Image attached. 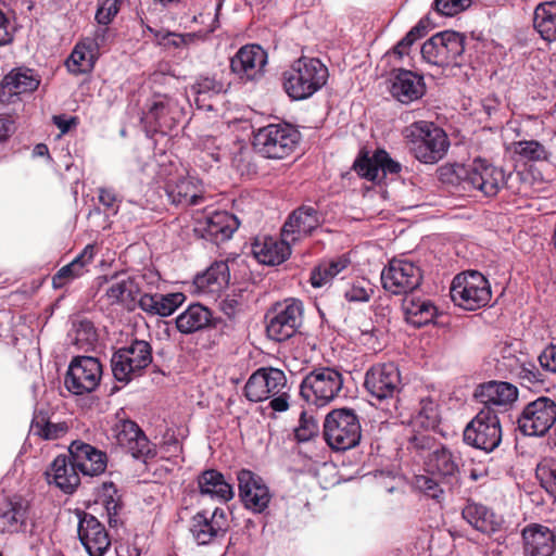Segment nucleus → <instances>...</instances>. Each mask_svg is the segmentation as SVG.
<instances>
[{"instance_id": "obj_31", "label": "nucleus", "mask_w": 556, "mask_h": 556, "mask_svg": "<svg viewBox=\"0 0 556 556\" xmlns=\"http://www.w3.org/2000/svg\"><path fill=\"white\" fill-rule=\"evenodd\" d=\"M318 212L312 206H301L295 210L286 220L281 229V237L291 243L309 235L319 226Z\"/></svg>"}, {"instance_id": "obj_18", "label": "nucleus", "mask_w": 556, "mask_h": 556, "mask_svg": "<svg viewBox=\"0 0 556 556\" xmlns=\"http://www.w3.org/2000/svg\"><path fill=\"white\" fill-rule=\"evenodd\" d=\"M239 497L243 506L254 514L264 513L271 498L268 486L264 480L249 469H241L237 473Z\"/></svg>"}, {"instance_id": "obj_21", "label": "nucleus", "mask_w": 556, "mask_h": 556, "mask_svg": "<svg viewBox=\"0 0 556 556\" xmlns=\"http://www.w3.org/2000/svg\"><path fill=\"white\" fill-rule=\"evenodd\" d=\"M475 397L497 416L508 410L518 399V389L505 381H489L480 384L475 391Z\"/></svg>"}, {"instance_id": "obj_55", "label": "nucleus", "mask_w": 556, "mask_h": 556, "mask_svg": "<svg viewBox=\"0 0 556 556\" xmlns=\"http://www.w3.org/2000/svg\"><path fill=\"white\" fill-rule=\"evenodd\" d=\"M14 30L13 12L0 0V46L13 40Z\"/></svg>"}, {"instance_id": "obj_36", "label": "nucleus", "mask_w": 556, "mask_h": 556, "mask_svg": "<svg viewBox=\"0 0 556 556\" xmlns=\"http://www.w3.org/2000/svg\"><path fill=\"white\" fill-rule=\"evenodd\" d=\"M186 300L180 292L160 294L144 293L139 299V307L150 315L170 316Z\"/></svg>"}, {"instance_id": "obj_40", "label": "nucleus", "mask_w": 556, "mask_h": 556, "mask_svg": "<svg viewBox=\"0 0 556 556\" xmlns=\"http://www.w3.org/2000/svg\"><path fill=\"white\" fill-rule=\"evenodd\" d=\"M96 255V245L87 244L84 250L67 265L63 266L53 276L52 285L55 289L63 288L67 282L80 277L86 265L90 264Z\"/></svg>"}, {"instance_id": "obj_6", "label": "nucleus", "mask_w": 556, "mask_h": 556, "mask_svg": "<svg viewBox=\"0 0 556 556\" xmlns=\"http://www.w3.org/2000/svg\"><path fill=\"white\" fill-rule=\"evenodd\" d=\"M343 387L342 374L330 367H319L309 371L302 380V399L315 406H325L332 402Z\"/></svg>"}, {"instance_id": "obj_48", "label": "nucleus", "mask_w": 556, "mask_h": 556, "mask_svg": "<svg viewBox=\"0 0 556 556\" xmlns=\"http://www.w3.org/2000/svg\"><path fill=\"white\" fill-rule=\"evenodd\" d=\"M513 152L527 162L544 161L548 156L545 147L536 140H520L511 143Z\"/></svg>"}, {"instance_id": "obj_28", "label": "nucleus", "mask_w": 556, "mask_h": 556, "mask_svg": "<svg viewBox=\"0 0 556 556\" xmlns=\"http://www.w3.org/2000/svg\"><path fill=\"white\" fill-rule=\"evenodd\" d=\"M291 242L281 239L260 236L251 244V253L260 264L275 266L283 263L291 254Z\"/></svg>"}, {"instance_id": "obj_35", "label": "nucleus", "mask_w": 556, "mask_h": 556, "mask_svg": "<svg viewBox=\"0 0 556 556\" xmlns=\"http://www.w3.org/2000/svg\"><path fill=\"white\" fill-rule=\"evenodd\" d=\"M175 324L180 333L192 334L212 326L213 313L206 306L193 303L175 318Z\"/></svg>"}, {"instance_id": "obj_29", "label": "nucleus", "mask_w": 556, "mask_h": 556, "mask_svg": "<svg viewBox=\"0 0 556 556\" xmlns=\"http://www.w3.org/2000/svg\"><path fill=\"white\" fill-rule=\"evenodd\" d=\"M401 168V164L384 150H377L372 156H362L354 163L355 172L371 181L381 180L388 174H397Z\"/></svg>"}, {"instance_id": "obj_54", "label": "nucleus", "mask_w": 556, "mask_h": 556, "mask_svg": "<svg viewBox=\"0 0 556 556\" xmlns=\"http://www.w3.org/2000/svg\"><path fill=\"white\" fill-rule=\"evenodd\" d=\"M113 38V31L109 24H97L91 36L85 37L84 40L91 47V50H96L99 54Z\"/></svg>"}, {"instance_id": "obj_58", "label": "nucleus", "mask_w": 556, "mask_h": 556, "mask_svg": "<svg viewBox=\"0 0 556 556\" xmlns=\"http://www.w3.org/2000/svg\"><path fill=\"white\" fill-rule=\"evenodd\" d=\"M222 138L205 136L200 139L199 146L204 155L211 157L214 162H219L226 155V150L222 148Z\"/></svg>"}, {"instance_id": "obj_23", "label": "nucleus", "mask_w": 556, "mask_h": 556, "mask_svg": "<svg viewBox=\"0 0 556 556\" xmlns=\"http://www.w3.org/2000/svg\"><path fill=\"white\" fill-rule=\"evenodd\" d=\"M426 92L424 76L409 70H394L391 76L390 93L402 104L419 100Z\"/></svg>"}, {"instance_id": "obj_52", "label": "nucleus", "mask_w": 556, "mask_h": 556, "mask_svg": "<svg viewBox=\"0 0 556 556\" xmlns=\"http://www.w3.org/2000/svg\"><path fill=\"white\" fill-rule=\"evenodd\" d=\"M374 293L371 283L366 279H357L349 286L343 295L349 302H368Z\"/></svg>"}, {"instance_id": "obj_57", "label": "nucleus", "mask_w": 556, "mask_h": 556, "mask_svg": "<svg viewBox=\"0 0 556 556\" xmlns=\"http://www.w3.org/2000/svg\"><path fill=\"white\" fill-rule=\"evenodd\" d=\"M318 432L317 421L312 416H307L305 412L300 415L299 426L294 429V435L298 441L306 442Z\"/></svg>"}, {"instance_id": "obj_10", "label": "nucleus", "mask_w": 556, "mask_h": 556, "mask_svg": "<svg viewBox=\"0 0 556 556\" xmlns=\"http://www.w3.org/2000/svg\"><path fill=\"white\" fill-rule=\"evenodd\" d=\"M182 114L177 99L157 93L147 100L140 119L151 130L166 134L179 123Z\"/></svg>"}, {"instance_id": "obj_26", "label": "nucleus", "mask_w": 556, "mask_h": 556, "mask_svg": "<svg viewBox=\"0 0 556 556\" xmlns=\"http://www.w3.org/2000/svg\"><path fill=\"white\" fill-rule=\"evenodd\" d=\"M164 189L168 200L176 205H197L203 200L200 180L190 175L169 178Z\"/></svg>"}, {"instance_id": "obj_59", "label": "nucleus", "mask_w": 556, "mask_h": 556, "mask_svg": "<svg viewBox=\"0 0 556 556\" xmlns=\"http://www.w3.org/2000/svg\"><path fill=\"white\" fill-rule=\"evenodd\" d=\"M471 4V0H435L434 7L438 13L444 16H454L466 10Z\"/></svg>"}, {"instance_id": "obj_50", "label": "nucleus", "mask_w": 556, "mask_h": 556, "mask_svg": "<svg viewBox=\"0 0 556 556\" xmlns=\"http://www.w3.org/2000/svg\"><path fill=\"white\" fill-rule=\"evenodd\" d=\"M137 288L132 279L123 278L113 281L106 289L105 295L110 304L124 303L134 298Z\"/></svg>"}, {"instance_id": "obj_42", "label": "nucleus", "mask_w": 556, "mask_h": 556, "mask_svg": "<svg viewBox=\"0 0 556 556\" xmlns=\"http://www.w3.org/2000/svg\"><path fill=\"white\" fill-rule=\"evenodd\" d=\"M67 337L72 344L86 352L93 350L98 342L93 323L81 316L72 319Z\"/></svg>"}, {"instance_id": "obj_33", "label": "nucleus", "mask_w": 556, "mask_h": 556, "mask_svg": "<svg viewBox=\"0 0 556 556\" xmlns=\"http://www.w3.org/2000/svg\"><path fill=\"white\" fill-rule=\"evenodd\" d=\"M198 488L201 495L226 503L233 498L235 490L224 475L216 469H207L198 477Z\"/></svg>"}, {"instance_id": "obj_11", "label": "nucleus", "mask_w": 556, "mask_h": 556, "mask_svg": "<svg viewBox=\"0 0 556 556\" xmlns=\"http://www.w3.org/2000/svg\"><path fill=\"white\" fill-rule=\"evenodd\" d=\"M555 422L556 403L545 396L528 403L517 419L518 429L528 437H543Z\"/></svg>"}, {"instance_id": "obj_39", "label": "nucleus", "mask_w": 556, "mask_h": 556, "mask_svg": "<svg viewBox=\"0 0 556 556\" xmlns=\"http://www.w3.org/2000/svg\"><path fill=\"white\" fill-rule=\"evenodd\" d=\"M40 84L38 74L26 67L12 70L2 81V94L18 96L35 91Z\"/></svg>"}, {"instance_id": "obj_14", "label": "nucleus", "mask_w": 556, "mask_h": 556, "mask_svg": "<svg viewBox=\"0 0 556 556\" xmlns=\"http://www.w3.org/2000/svg\"><path fill=\"white\" fill-rule=\"evenodd\" d=\"M102 376V366L96 357L77 356L71 362L65 375V388L75 395L96 390Z\"/></svg>"}, {"instance_id": "obj_3", "label": "nucleus", "mask_w": 556, "mask_h": 556, "mask_svg": "<svg viewBox=\"0 0 556 556\" xmlns=\"http://www.w3.org/2000/svg\"><path fill=\"white\" fill-rule=\"evenodd\" d=\"M301 135L288 123L269 124L254 132V149L267 159H283L296 148Z\"/></svg>"}, {"instance_id": "obj_22", "label": "nucleus", "mask_w": 556, "mask_h": 556, "mask_svg": "<svg viewBox=\"0 0 556 556\" xmlns=\"http://www.w3.org/2000/svg\"><path fill=\"white\" fill-rule=\"evenodd\" d=\"M78 538L89 556H104L111 546L105 527L88 513L79 514Z\"/></svg>"}, {"instance_id": "obj_51", "label": "nucleus", "mask_w": 556, "mask_h": 556, "mask_svg": "<svg viewBox=\"0 0 556 556\" xmlns=\"http://www.w3.org/2000/svg\"><path fill=\"white\" fill-rule=\"evenodd\" d=\"M415 489L424 493L426 496L441 502L444 498V489L442 481L439 482L434 477L429 475H419L414 478Z\"/></svg>"}, {"instance_id": "obj_61", "label": "nucleus", "mask_w": 556, "mask_h": 556, "mask_svg": "<svg viewBox=\"0 0 556 556\" xmlns=\"http://www.w3.org/2000/svg\"><path fill=\"white\" fill-rule=\"evenodd\" d=\"M443 444L437 443L435 439L430 434H416L409 441V446L419 452H429V454L437 447Z\"/></svg>"}, {"instance_id": "obj_2", "label": "nucleus", "mask_w": 556, "mask_h": 556, "mask_svg": "<svg viewBox=\"0 0 556 556\" xmlns=\"http://www.w3.org/2000/svg\"><path fill=\"white\" fill-rule=\"evenodd\" d=\"M328 68L318 59L300 58L283 73V88L293 100H304L317 92L328 79Z\"/></svg>"}, {"instance_id": "obj_46", "label": "nucleus", "mask_w": 556, "mask_h": 556, "mask_svg": "<svg viewBox=\"0 0 556 556\" xmlns=\"http://www.w3.org/2000/svg\"><path fill=\"white\" fill-rule=\"evenodd\" d=\"M350 258L345 255L321 262L314 268L311 282L314 288H321L330 282L337 275L348 268Z\"/></svg>"}, {"instance_id": "obj_63", "label": "nucleus", "mask_w": 556, "mask_h": 556, "mask_svg": "<svg viewBox=\"0 0 556 556\" xmlns=\"http://www.w3.org/2000/svg\"><path fill=\"white\" fill-rule=\"evenodd\" d=\"M517 351L513 342H503L498 345V354L504 362V366L510 369V364L515 365L522 361L520 357L516 356Z\"/></svg>"}, {"instance_id": "obj_8", "label": "nucleus", "mask_w": 556, "mask_h": 556, "mask_svg": "<svg viewBox=\"0 0 556 556\" xmlns=\"http://www.w3.org/2000/svg\"><path fill=\"white\" fill-rule=\"evenodd\" d=\"M324 435L332 450L346 451L359 443L362 432L357 416L351 409H334L324 422Z\"/></svg>"}, {"instance_id": "obj_49", "label": "nucleus", "mask_w": 556, "mask_h": 556, "mask_svg": "<svg viewBox=\"0 0 556 556\" xmlns=\"http://www.w3.org/2000/svg\"><path fill=\"white\" fill-rule=\"evenodd\" d=\"M191 91L195 94L197 102L200 103V101L224 92L225 85L214 76H199L191 86Z\"/></svg>"}, {"instance_id": "obj_64", "label": "nucleus", "mask_w": 556, "mask_h": 556, "mask_svg": "<svg viewBox=\"0 0 556 556\" xmlns=\"http://www.w3.org/2000/svg\"><path fill=\"white\" fill-rule=\"evenodd\" d=\"M541 367L552 374H556V345L546 346L539 355Z\"/></svg>"}, {"instance_id": "obj_12", "label": "nucleus", "mask_w": 556, "mask_h": 556, "mask_svg": "<svg viewBox=\"0 0 556 556\" xmlns=\"http://www.w3.org/2000/svg\"><path fill=\"white\" fill-rule=\"evenodd\" d=\"M267 336L281 342L291 338L302 325L303 304L295 299H287L277 304L267 315Z\"/></svg>"}, {"instance_id": "obj_62", "label": "nucleus", "mask_w": 556, "mask_h": 556, "mask_svg": "<svg viewBox=\"0 0 556 556\" xmlns=\"http://www.w3.org/2000/svg\"><path fill=\"white\" fill-rule=\"evenodd\" d=\"M421 55L427 63L442 67V61L439 59V49L434 35L422 45Z\"/></svg>"}, {"instance_id": "obj_9", "label": "nucleus", "mask_w": 556, "mask_h": 556, "mask_svg": "<svg viewBox=\"0 0 556 556\" xmlns=\"http://www.w3.org/2000/svg\"><path fill=\"white\" fill-rule=\"evenodd\" d=\"M463 438L467 445L486 453L497 448L502 442V426L497 412L482 407L465 427Z\"/></svg>"}, {"instance_id": "obj_7", "label": "nucleus", "mask_w": 556, "mask_h": 556, "mask_svg": "<svg viewBox=\"0 0 556 556\" xmlns=\"http://www.w3.org/2000/svg\"><path fill=\"white\" fill-rule=\"evenodd\" d=\"M450 293L455 305L467 311H476L488 305L492 296L488 279L476 270L456 275Z\"/></svg>"}, {"instance_id": "obj_19", "label": "nucleus", "mask_w": 556, "mask_h": 556, "mask_svg": "<svg viewBox=\"0 0 556 556\" xmlns=\"http://www.w3.org/2000/svg\"><path fill=\"white\" fill-rule=\"evenodd\" d=\"M238 226L239 222L235 215L214 211L199 218L193 230L197 236L218 244L230 239Z\"/></svg>"}, {"instance_id": "obj_47", "label": "nucleus", "mask_w": 556, "mask_h": 556, "mask_svg": "<svg viewBox=\"0 0 556 556\" xmlns=\"http://www.w3.org/2000/svg\"><path fill=\"white\" fill-rule=\"evenodd\" d=\"M510 371L528 389L541 388L545 382V375L530 361L522 359L515 365L510 364Z\"/></svg>"}, {"instance_id": "obj_38", "label": "nucleus", "mask_w": 556, "mask_h": 556, "mask_svg": "<svg viewBox=\"0 0 556 556\" xmlns=\"http://www.w3.org/2000/svg\"><path fill=\"white\" fill-rule=\"evenodd\" d=\"M439 49V59L442 67L448 65L459 66L458 59L465 51V36L453 30H445L434 35Z\"/></svg>"}, {"instance_id": "obj_15", "label": "nucleus", "mask_w": 556, "mask_h": 556, "mask_svg": "<svg viewBox=\"0 0 556 556\" xmlns=\"http://www.w3.org/2000/svg\"><path fill=\"white\" fill-rule=\"evenodd\" d=\"M426 466L428 471L437 475L448 489L460 485L464 463L458 451L445 445L437 446L428 454Z\"/></svg>"}, {"instance_id": "obj_25", "label": "nucleus", "mask_w": 556, "mask_h": 556, "mask_svg": "<svg viewBox=\"0 0 556 556\" xmlns=\"http://www.w3.org/2000/svg\"><path fill=\"white\" fill-rule=\"evenodd\" d=\"M113 434L117 444L135 458L151 453L148 438L135 421L128 419L117 421L113 427Z\"/></svg>"}, {"instance_id": "obj_13", "label": "nucleus", "mask_w": 556, "mask_h": 556, "mask_svg": "<svg viewBox=\"0 0 556 556\" xmlns=\"http://www.w3.org/2000/svg\"><path fill=\"white\" fill-rule=\"evenodd\" d=\"M422 280L420 268L413 262L394 258L381 271V283L386 291L395 295H408Z\"/></svg>"}, {"instance_id": "obj_37", "label": "nucleus", "mask_w": 556, "mask_h": 556, "mask_svg": "<svg viewBox=\"0 0 556 556\" xmlns=\"http://www.w3.org/2000/svg\"><path fill=\"white\" fill-rule=\"evenodd\" d=\"M402 308L407 323L418 328L432 323L438 314V308L429 299L412 293L403 299Z\"/></svg>"}, {"instance_id": "obj_44", "label": "nucleus", "mask_w": 556, "mask_h": 556, "mask_svg": "<svg viewBox=\"0 0 556 556\" xmlns=\"http://www.w3.org/2000/svg\"><path fill=\"white\" fill-rule=\"evenodd\" d=\"M99 55L100 54L96 50H91V47L83 39L75 46L65 65L72 74L78 75L88 73L93 68Z\"/></svg>"}, {"instance_id": "obj_56", "label": "nucleus", "mask_w": 556, "mask_h": 556, "mask_svg": "<svg viewBox=\"0 0 556 556\" xmlns=\"http://www.w3.org/2000/svg\"><path fill=\"white\" fill-rule=\"evenodd\" d=\"M123 0H103L98 4L94 20L97 24H111L121 10Z\"/></svg>"}, {"instance_id": "obj_32", "label": "nucleus", "mask_w": 556, "mask_h": 556, "mask_svg": "<svg viewBox=\"0 0 556 556\" xmlns=\"http://www.w3.org/2000/svg\"><path fill=\"white\" fill-rule=\"evenodd\" d=\"M79 473L78 468L74 466L71 455L58 456L46 471L48 482L54 483L64 493H73L75 491L80 482Z\"/></svg>"}, {"instance_id": "obj_34", "label": "nucleus", "mask_w": 556, "mask_h": 556, "mask_svg": "<svg viewBox=\"0 0 556 556\" xmlns=\"http://www.w3.org/2000/svg\"><path fill=\"white\" fill-rule=\"evenodd\" d=\"M462 516L476 530L486 534L498 531L503 523L502 516L496 515L489 507L475 502L466 504L462 510Z\"/></svg>"}, {"instance_id": "obj_43", "label": "nucleus", "mask_w": 556, "mask_h": 556, "mask_svg": "<svg viewBox=\"0 0 556 556\" xmlns=\"http://www.w3.org/2000/svg\"><path fill=\"white\" fill-rule=\"evenodd\" d=\"M533 26L545 41H556V1L538 4L533 13Z\"/></svg>"}, {"instance_id": "obj_1", "label": "nucleus", "mask_w": 556, "mask_h": 556, "mask_svg": "<svg viewBox=\"0 0 556 556\" xmlns=\"http://www.w3.org/2000/svg\"><path fill=\"white\" fill-rule=\"evenodd\" d=\"M409 152L424 164L441 161L450 147L445 131L432 122L418 121L404 130Z\"/></svg>"}, {"instance_id": "obj_27", "label": "nucleus", "mask_w": 556, "mask_h": 556, "mask_svg": "<svg viewBox=\"0 0 556 556\" xmlns=\"http://www.w3.org/2000/svg\"><path fill=\"white\" fill-rule=\"evenodd\" d=\"M68 453L74 460V466L84 476H99L106 468V454L88 443L74 441L68 447Z\"/></svg>"}, {"instance_id": "obj_24", "label": "nucleus", "mask_w": 556, "mask_h": 556, "mask_svg": "<svg viewBox=\"0 0 556 556\" xmlns=\"http://www.w3.org/2000/svg\"><path fill=\"white\" fill-rule=\"evenodd\" d=\"M267 62L264 49L258 45L243 46L230 59V68L240 79H255Z\"/></svg>"}, {"instance_id": "obj_20", "label": "nucleus", "mask_w": 556, "mask_h": 556, "mask_svg": "<svg viewBox=\"0 0 556 556\" xmlns=\"http://www.w3.org/2000/svg\"><path fill=\"white\" fill-rule=\"evenodd\" d=\"M228 530L227 515L223 508H215L208 516L202 511L193 516L190 532L199 545L214 543L224 538Z\"/></svg>"}, {"instance_id": "obj_53", "label": "nucleus", "mask_w": 556, "mask_h": 556, "mask_svg": "<svg viewBox=\"0 0 556 556\" xmlns=\"http://www.w3.org/2000/svg\"><path fill=\"white\" fill-rule=\"evenodd\" d=\"M535 475L546 492L556 498V464L551 462L539 464Z\"/></svg>"}, {"instance_id": "obj_17", "label": "nucleus", "mask_w": 556, "mask_h": 556, "mask_svg": "<svg viewBox=\"0 0 556 556\" xmlns=\"http://www.w3.org/2000/svg\"><path fill=\"white\" fill-rule=\"evenodd\" d=\"M288 389L282 370L274 367L258 368L245 383V396L251 402H262Z\"/></svg>"}, {"instance_id": "obj_30", "label": "nucleus", "mask_w": 556, "mask_h": 556, "mask_svg": "<svg viewBox=\"0 0 556 556\" xmlns=\"http://www.w3.org/2000/svg\"><path fill=\"white\" fill-rule=\"evenodd\" d=\"M526 556H553L556 549V534L546 526L528 525L522 530Z\"/></svg>"}, {"instance_id": "obj_16", "label": "nucleus", "mask_w": 556, "mask_h": 556, "mask_svg": "<svg viewBox=\"0 0 556 556\" xmlns=\"http://www.w3.org/2000/svg\"><path fill=\"white\" fill-rule=\"evenodd\" d=\"M401 375L394 363L372 366L365 376L364 386L378 401L393 399L401 389Z\"/></svg>"}, {"instance_id": "obj_41", "label": "nucleus", "mask_w": 556, "mask_h": 556, "mask_svg": "<svg viewBox=\"0 0 556 556\" xmlns=\"http://www.w3.org/2000/svg\"><path fill=\"white\" fill-rule=\"evenodd\" d=\"M230 279L229 267L226 262H215L203 274L197 275L194 285L206 293L219 292L228 286Z\"/></svg>"}, {"instance_id": "obj_4", "label": "nucleus", "mask_w": 556, "mask_h": 556, "mask_svg": "<svg viewBox=\"0 0 556 556\" xmlns=\"http://www.w3.org/2000/svg\"><path fill=\"white\" fill-rule=\"evenodd\" d=\"M465 190H479L486 197H493L505 186V172L485 160L476 159L469 165H456L453 169Z\"/></svg>"}, {"instance_id": "obj_5", "label": "nucleus", "mask_w": 556, "mask_h": 556, "mask_svg": "<svg viewBox=\"0 0 556 556\" xmlns=\"http://www.w3.org/2000/svg\"><path fill=\"white\" fill-rule=\"evenodd\" d=\"M152 346L146 340H132L117 349L111 357V368L116 381L124 384L140 377L152 363Z\"/></svg>"}, {"instance_id": "obj_60", "label": "nucleus", "mask_w": 556, "mask_h": 556, "mask_svg": "<svg viewBox=\"0 0 556 556\" xmlns=\"http://www.w3.org/2000/svg\"><path fill=\"white\" fill-rule=\"evenodd\" d=\"M220 311L229 318L233 319L243 309V302L240 295L228 294L219 302Z\"/></svg>"}, {"instance_id": "obj_45", "label": "nucleus", "mask_w": 556, "mask_h": 556, "mask_svg": "<svg viewBox=\"0 0 556 556\" xmlns=\"http://www.w3.org/2000/svg\"><path fill=\"white\" fill-rule=\"evenodd\" d=\"M28 516V503L23 498H12L0 515L2 530L17 532L23 529Z\"/></svg>"}]
</instances>
